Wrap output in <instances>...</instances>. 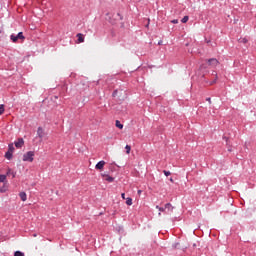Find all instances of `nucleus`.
Segmentation results:
<instances>
[{
    "label": "nucleus",
    "instance_id": "nucleus-24",
    "mask_svg": "<svg viewBox=\"0 0 256 256\" xmlns=\"http://www.w3.org/2000/svg\"><path fill=\"white\" fill-rule=\"evenodd\" d=\"M172 249H179V242L172 244Z\"/></svg>",
    "mask_w": 256,
    "mask_h": 256
},
{
    "label": "nucleus",
    "instance_id": "nucleus-37",
    "mask_svg": "<svg viewBox=\"0 0 256 256\" xmlns=\"http://www.w3.org/2000/svg\"><path fill=\"white\" fill-rule=\"evenodd\" d=\"M142 191L141 190H138V195H141Z\"/></svg>",
    "mask_w": 256,
    "mask_h": 256
},
{
    "label": "nucleus",
    "instance_id": "nucleus-12",
    "mask_svg": "<svg viewBox=\"0 0 256 256\" xmlns=\"http://www.w3.org/2000/svg\"><path fill=\"white\" fill-rule=\"evenodd\" d=\"M6 175H12V179H15L17 173L13 172L10 168H8Z\"/></svg>",
    "mask_w": 256,
    "mask_h": 256
},
{
    "label": "nucleus",
    "instance_id": "nucleus-28",
    "mask_svg": "<svg viewBox=\"0 0 256 256\" xmlns=\"http://www.w3.org/2000/svg\"><path fill=\"white\" fill-rule=\"evenodd\" d=\"M216 78L210 83V85H214V83H217V73H215Z\"/></svg>",
    "mask_w": 256,
    "mask_h": 256
},
{
    "label": "nucleus",
    "instance_id": "nucleus-30",
    "mask_svg": "<svg viewBox=\"0 0 256 256\" xmlns=\"http://www.w3.org/2000/svg\"><path fill=\"white\" fill-rule=\"evenodd\" d=\"M107 175H109V174H105V173H102V174H101V176H102V177H105V179H107Z\"/></svg>",
    "mask_w": 256,
    "mask_h": 256
},
{
    "label": "nucleus",
    "instance_id": "nucleus-13",
    "mask_svg": "<svg viewBox=\"0 0 256 256\" xmlns=\"http://www.w3.org/2000/svg\"><path fill=\"white\" fill-rule=\"evenodd\" d=\"M105 181H108V183H113L115 181V178L109 175H106Z\"/></svg>",
    "mask_w": 256,
    "mask_h": 256
},
{
    "label": "nucleus",
    "instance_id": "nucleus-34",
    "mask_svg": "<svg viewBox=\"0 0 256 256\" xmlns=\"http://www.w3.org/2000/svg\"><path fill=\"white\" fill-rule=\"evenodd\" d=\"M158 45H163V41L160 40V41L158 42Z\"/></svg>",
    "mask_w": 256,
    "mask_h": 256
},
{
    "label": "nucleus",
    "instance_id": "nucleus-16",
    "mask_svg": "<svg viewBox=\"0 0 256 256\" xmlns=\"http://www.w3.org/2000/svg\"><path fill=\"white\" fill-rule=\"evenodd\" d=\"M10 39L13 43H17V36L15 34L10 35Z\"/></svg>",
    "mask_w": 256,
    "mask_h": 256
},
{
    "label": "nucleus",
    "instance_id": "nucleus-9",
    "mask_svg": "<svg viewBox=\"0 0 256 256\" xmlns=\"http://www.w3.org/2000/svg\"><path fill=\"white\" fill-rule=\"evenodd\" d=\"M76 37L78 38V43H83L85 41V38L83 37V34L78 33L76 35Z\"/></svg>",
    "mask_w": 256,
    "mask_h": 256
},
{
    "label": "nucleus",
    "instance_id": "nucleus-1",
    "mask_svg": "<svg viewBox=\"0 0 256 256\" xmlns=\"http://www.w3.org/2000/svg\"><path fill=\"white\" fill-rule=\"evenodd\" d=\"M34 157H35V152L28 151L23 155V161H27L28 163H33Z\"/></svg>",
    "mask_w": 256,
    "mask_h": 256
},
{
    "label": "nucleus",
    "instance_id": "nucleus-4",
    "mask_svg": "<svg viewBox=\"0 0 256 256\" xmlns=\"http://www.w3.org/2000/svg\"><path fill=\"white\" fill-rule=\"evenodd\" d=\"M207 63L210 67H217V65H219V60H217V58H210L207 60Z\"/></svg>",
    "mask_w": 256,
    "mask_h": 256
},
{
    "label": "nucleus",
    "instance_id": "nucleus-18",
    "mask_svg": "<svg viewBox=\"0 0 256 256\" xmlns=\"http://www.w3.org/2000/svg\"><path fill=\"white\" fill-rule=\"evenodd\" d=\"M126 205H129V206L133 205V199L131 197H128L126 199Z\"/></svg>",
    "mask_w": 256,
    "mask_h": 256
},
{
    "label": "nucleus",
    "instance_id": "nucleus-5",
    "mask_svg": "<svg viewBox=\"0 0 256 256\" xmlns=\"http://www.w3.org/2000/svg\"><path fill=\"white\" fill-rule=\"evenodd\" d=\"M23 145H25V141L23 140V138H19L16 142H15V147L17 149H21V147H23Z\"/></svg>",
    "mask_w": 256,
    "mask_h": 256
},
{
    "label": "nucleus",
    "instance_id": "nucleus-21",
    "mask_svg": "<svg viewBox=\"0 0 256 256\" xmlns=\"http://www.w3.org/2000/svg\"><path fill=\"white\" fill-rule=\"evenodd\" d=\"M187 21H189V16H184V17L181 19V23H187Z\"/></svg>",
    "mask_w": 256,
    "mask_h": 256
},
{
    "label": "nucleus",
    "instance_id": "nucleus-22",
    "mask_svg": "<svg viewBox=\"0 0 256 256\" xmlns=\"http://www.w3.org/2000/svg\"><path fill=\"white\" fill-rule=\"evenodd\" d=\"M14 256H25V253L21 252V251H16L14 253Z\"/></svg>",
    "mask_w": 256,
    "mask_h": 256
},
{
    "label": "nucleus",
    "instance_id": "nucleus-17",
    "mask_svg": "<svg viewBox=\"0 0 256 256\" xmlns=\"http://www.w3.org/2000/svg\"><path fill=\"white\" fill-rule=\"evenodd\" d=\"M13 151H15V146H13V144H9L8 145V152L13 153Z\"/></svg>",
    "mask_w": 256,
    "mask_h": 256
},
{
    "label": "nucleus",
    "instance_id": "nucleus-11",
    "mask_svg": "<svg viewBox=\"0 0 256 256\" xmlns=\"http://www.w3.org/2000/svg\"><path fill=\"white\" fill-rule=\"evenodd\" d=\"M5 157L8 159V161H11V159H13V152L7 151L5 153Z\"/></svg>",
    "mask_w": 256,
    "mask_h": 256
},
{
    "label": "nucleus",
    "instance_id": "nucleus-14",
    "mask_svg": "<svg viewBox=\"0 0 256 256\" xmlns=\"http://www.w3.org/2000/svg\"><path fill=\"white\" fill-rule=\"evenodd\" d=\"M115 126L118 127V129H123V124L119 120H116Z\"/></svg>",
    "mask_w": 256,
    "mask_h": 256
},
{
    "label": "nucleus",
    "instance_id": "nucleus-25",
    "mask_svg": "<svg viewBox=\"0 0 256 256\" xmlns=\"http://www.w3.org/2000/svg\"><path fill=\"white\" fill-rule=\"evenodd\" d=\"M156 209H158V211H160L161 213L165 212V208L161 206H156Z\"/></svg>",
    "mask_w": 256,
    "mask_h": 256
},
{
    "label": "nucleus",
    "instance_id": "nucleus-40",
    "mask_svg": "<svg viewBox=\"0 0 256 256\" xmlns=\"http://www.w3.org/2000/svg\"><path fill=\"white\" fill-rule=\"evenodd\" d=\"M2 31L0 30V35H1Z\"/></svg>",
    "mask_w": 256,
    "mask_h": 256
},
{
    "label": "nucleus",
    "instance_id": "nucleus-15",
    "mask_svg": "<svg viewBox=\"0 0 256 256\" xmlns=\"http://www.w3.org/2000/svg\"><path fill=\"white\" fill-rule=\"evenodd\" d=\"M164 208L168 209V211H173V206L171 205V203H166Z\"/></svg>",
    "mask_w": 256,
    "mask_h": 256
},
{
    "label": "nucleus",
    "instance_id": "nucleus-31",
    "mask_svg": "<svg viewBox=\"0 0 256 256\" xmlns=\"http://www.w3.org/2000/svg\"><path fill=\"white\" fill-rule=\"evenodd\" d=\"M117 15H118V17H120V20L123 21V16H121L120 13H118Z\"/></svg>",
    "mask_w": 256,
    "mask_h": 256
},
{
    "label": "nucleus",
    "instance_id": "nucleus-39",
    "mask_svg": "<svg viewBox=\"0 0 256 256\" xmlns=\"http://www.w3.org/2000/svg\"><path fill=\"white\" fill-rule=\"evenodd\" d=\"M0 192H1V193H3V190H2V189H0Z\"/></svg>",
    "mask_w": 256,
    "mask_h": 256
},
{
    "label": "nucleus",
    "instance_id": "nucleus-3",
    "mask_svg": "<svg viewBox=\"0 0 256 256\" xmlns=\"http://www.w3.org/2000/svg\"><path fill=\"white\" fill-rule=\"evenodd\" d=\"M78 91L80 93H85V91H89V84L81 83L78 85Z\"/></svg>",
    "mask_w": 256,
    "mask_h": 256
},
{
    "label": "nucleus",
    "instance_id": "nucleus-19",
    "mask_svg": "<svg viewBox=\"0 0 256 256\" xmlns=\"http://www.w3.org/2000/svg\"><path fill=\"white\" fill-rule=\"evenodd\" d=\"M249 42V40L247 39V38H240L239 40H238V43H243V44H245V43H248Z\"/></svg>",
    "mask_w": 256,
    "mask_h": 256
},
{
    "label": "nucleus",
    "instance_id": "nucleus-35",
    "mask_svg": "<svg viewBox=\"0 0 256 256\" xmlns=\"http://www.w3.org/2000/svg\"><path fill=\"white\" fill-rule=\"evenodd\" d=\"M122 199H125V193L121 194Z\"/></svg>",
    "mask_w": 256,
    "mask_h": 256
},
{
    "label": "nucleus",
    "instance_id": "nucleus-23",
    "mask_svg": "<svg viewBox=\"0 0 256 256\" xmlns=\"http://www.w3.org/2000/svg\"><path fill=\"white\" fill-rule=\"evenodd\" d=\"M125 149H126L127 155H129V153H131V147L129 145H126Z\"/></svg>",
    "mask_w": 256,
    "mask_h": 256
},
{
    "label": "nucleus",
    "instance_id": "nucleus-38",
    "mask_svg": "<svg viewBox=\"0 0 256 256\" xmlns=\"http://www.w3.org/2000/svg\"><path fill=\"white\" fill-rule=\"evenodd\" d=\"M171 183H173V178H170Z\"/></svg>",
    "mask_w": 256,
    "mask_h": 256
},
{
    "label": "nucleus",
    "instance_id": "nucleus-27",
    "mask_svg": "<svg viewBox=\"0 0 256 256\" xmlns=\"http://www.w3.org/2000/svg\"><path fill=\"white\" fill-rule=\"evenodd\" d=\"M223 140L226 141V145H229V137L223 136Z\"/></svg>",
    "mask_w": 256,
    "mask_h": 256
},
{
    "label": "nucleus",
    "instance_id": "nucleus-36",
    "mask_svg": "<svg viewBox=\"0 0 256 256\" xmlns=\"http://www.w3.org/2000/svg\"><path fill=\"white\" fill-rule=\"evenodd\" d=\"M206 101H208L209 103H211V98H206Z\"/></svg>",
    "mask_w": 256,
    "mask_h": 256
},
{
    "label": "nucleus",
    "instance_id": "nucleus-10",
    "mask_svg": "<svg viewBox=\"0 0 256 256\" xmlns=\"http://www.w3.org/2000/svg\"><path fill=\"white\" fill-rule=\"evenodd\" d=\"M0 183H7V175L0 174Z\"/></svg>",
    "mask_w": 256,
    "mask_h": 256
},
{
    "label": "nucleus",
    "instance_id": "nucleus-6",
    "mask_svg": "<svg viewBox=\"0 0 256 256\" xmlns=\"http://www.w3.org/2000/svg\"><path fill=\"white\" fill-rule=\"evenodd\" d=\"M105 167V161H99L96 165H95V169H97L98 171H101L103 168Z\"/></svg>",
    "mask_w": 256,
    "mask_h": 256
},
{
    "label": "nucleus",
    "instance_id": "nucleus-32",
    "mask_svg": "<svg viewBox=\"0 0 256 256\" xmlns=\"http://www.w3.org/2000/svg\"><path fill=\"white\" fill-rule=\"evenodd\" d=\"M117 95V90H115L112 94V97H115Z\"/></svg>",
    "mask_w": 256,
    "mask_h": 256
},
{
    "label": "nucleus",
    "instance_id": "nucleus-26",
    "mask_svg": "<svg viewBox=\"0 0 256 256\" xmlns=\"http://www.w3.org/2000/svg\"><path fill=\"white\" fill-rule=\"evenodd\" d=\"M163 173L166 177H169V175H171V172L167 171V170H163Z\"/></svg>",
    "mask_w": 256,
    "mask_h": 256
},
{
    "label": "nucleus",
    "instance_id": "nucleus-29",
    "mask_svg": "<svg viewBox=\"0 0 256 256\" xmlns=\"http://www.w3.org/2000/svg\"><path fill=\"white\" fill-rule=\"evenodd\" d=\"M171 23H173L174 25H177V23H179V20L178 19H174L171 21Z\"/></svg>",
    "mask_w": 256,
    "mask_h": 256
},
{
    "label": "nucleus",
    "instance_id": "nucleus-33",
    "mask_svg": "<svg viewBox=\"0 0 256 256\" xmlns=\"http://www.w3.org/2000/svg\"><path fill=\"white\" fill-rule=\"evenodd\" d=\"M228 151H229V153H231V151H233V149L231 148V146L228 147Z\"/></svg>",
    "mask_w": 256,
    "mask_h": 256
},
{
    "label": "nucleus",
    "instance_id": "nucleus-8",
    "mask_svg": "<svg viewBox=\"0 0 256 256\" xmlns=\"http://www.w3.org/2000/svg\"><path fill=\"white\" fill-rule=\"evenodd\" d=\"M16 39L19 41V39L21 41H25V36L23 35V32H19L17 35H16Z\"/></svg>",
    "mask_w": 256,
    "mask_h": 256
},
{
    "label": "nucleus",
    "instance_id": "nucleus-20",
    "mask_svg": "<svg viewBox=\"0 0 256 256\" xmlns=\"http://www.w3.org/2000/svg\"><path fill=\"white\" fill-rule=\"evenodd\" d=\"M5 113V106L3 104L0 105V115Z\"/></svg>",
    "mask_w": 256,
    "mask_h": 256
},
{
    "label": "nucleus",
    "instance_id": "nucleus-7",
    "mask_svg": "<svg viewBox=\"0 0 256 256\" xmlns=\"http://www.w3.org/2000/svg\"><path fill=\"white\" fill-rule=\"evenodd\" d=\"M19 197H20L21 201H27V193L20 192Z\"/></svg>",
    "mask_w": 256,
    "mask_h": 256
},
{
    "label": "nucleus",
    "instance_id": "nucleus-2",
    "mask_svg": "<svg viewBox=\"0 0 256 256\" xmlns=\"http://www.w3.org/2000/svg\"><path fill=\"white\" fill-rule=\"evenodd\" d=\"M47 134L45 133V130L43 127L39 126L37 129V137H39L40 141H43V137H45Z\"/></svg>",
    "mask_w": 256,
    "mask_h": 256
}]
</instances>
